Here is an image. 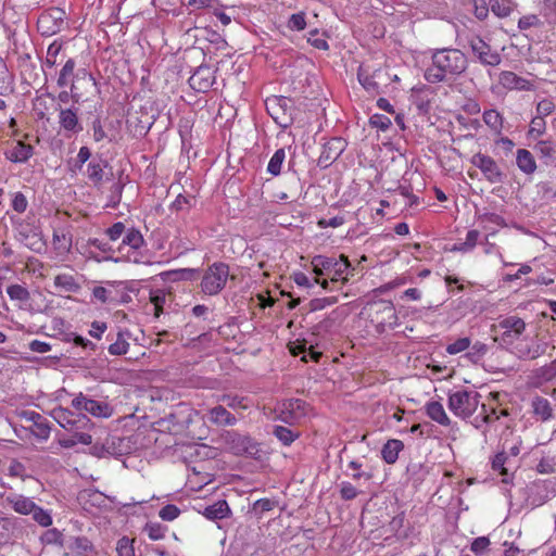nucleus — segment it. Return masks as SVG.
<instances>
[{"label": "nucleus", "mask_w": 556, "mask_h": 556, "mask_svg": "<svg viewBox=\"0 0 556 556\" xmlns=\"http://www.w3.org/2000/svg\"><path fill=\"white\" fill-rule=\"evenodd\" d=\"M508 460V456L505 452L497 453L492 459V469L502 477L503 483L511 482V475L505 466Z\"/></svg>", "instance_id": "f704fd0d"}, {"label": "nucleus", "mask_w": 556, "mask_h": 556, "mask_svg": "<svg viewBox=\"0 0 556 556\" xmlns=\"http://www.w3.org/2000/svg\"><path fill=\"white\" fill-rule=\"evenodd\" d=\"M33 515V519L41 527H50L52 525V516L51 514L43 509L42 507L35 504L34 510L30 513Z\"/></svg>", "instance_id": "09e8293b"}, {"label": "nucleus", "mask_w": 556, "mask_h": 556, "mask_svg": "<svg viewBox=\"0 0 556 556\" xmlns=\"http://www.w3.org/2000/svg\"><path fill=\"white\" fill-rule=\"evenodd\" d=\"M535 471L540 475H552L556 472V451L543 452L538 464Z\"/></svg>", "instance_id": "72a5a7b5"}, {"label": "nucleus", "mask_w": 556, "mask_h": 556, "mask_svg": "<svg viewBox=\"0 0 556 556\" xmlns=\"http://www.w3.org/2000/svg\"><path fill=\"white\" fill-rule=\"evenodd\" d=\"M202 514L208 520H220L228 518L231 514V509L227 501L219 500L205 507Z\"/></svg>", "instance_id": "7c9ffc66"}, {"label": "nucleus", "mask_w": 556, "mask_h": 556, "mask_svg": "<svg viewBox=\"0 0 556 556\" xmlns=\"http://www.w3.org/2000/svg\"><path fill=\"white\" fill-rule=\"evenodd\" d=\"M7 293L12 301L27 302L30 299L27 288L17 283L9 286Z\"/></svg>", "instance_id": "a18cd8bd"}, {"label": "nucleus", "mask_w": 556, "mask_h": 556, "mask_svg": "<svg viewBox=\"0 0 556 556\" xmlns=\"http://www.w3.org/2000/svg\"><path fill=\"white\" fill-rule=\"evenodd\" d=\"M12 85V79L9 75L8 67L2 58H0V94H5Z\"/></svg>", "instance_id": "4d7b16f0"}, {"label": "nucleus", "mask_w": 556, "mask_h": 556, "mask_svg": "<svg viewBox=\"0 0 556 556\" xmlns=\"http://www.w3.org/2000/svg\"><path fill=\"white\" fill-rule=\"evenodd\" d=\"M426 415L434 422L443 427H450L452 424L451 418L447 416L444 406L439 401H429L425 404Z\"/></svg>", "instance_id": "b1692460"}, {"label": "nucleus", "mask_w": 556, "mask_h": 556, "mask_svg": "<svg viewBox=\"0 0 556 556\" xmlns=\"http://www.w3.org/2000/svg\"><path fill=\"white\" fill-rule=\"evenodd\" d=\"M40 540L41 543L46 545L63 546L64 536L59 529L51 528L41 534Z\"/></svg>", "instance_id": "37998d69"}, {"label": "nucleus", "mask_w": 556, "mask_h": 556, "mask_svg": "<svg viewBox=\"0 0 556 556\" xmlns=\"http://www.w3.org/2000/svg\"><path fill=\"white\" fill-rule=\"evenodd\" d=\"M129 349V343L123 332H117L116 339L112 342L108 351L111 355H124Z\"/></svg>", "instance_id": "79ce46f5"}, {"label": "nucleus", "mask_w": 556, "mask_h": 556, "mask_svg": "<svg viewBox=\"0 0 556 556\" xmlns=\"http://www.w3.org/2000/svg\"><path fill=\"white\" fill-rule=\"evenodd\" d=\"M470 163L480 169L483 178L490 184L502 182L504 174L496 161L488 154L478 152L470 159Z\"/></svg>", "instance_id": "9d476101"}, {"label": "nucleus", "mask_w": 556, "mask_h": 556, "mask_svg": "<svg viewBox=\"0 0 556 556\" xmlns=\"http://www.w3.org/2000/svg\"><path fill=\"white\" fill-rule=\"evenodd\" d=\"M348 467L349 469L353 470L351 477L353 480L357 481L362 478H365L366 480H371L372 479V473L371 472H364L362 471V464L356 462V460H351L349 464H348Z\"/></svg>", "instance_id": "e2e57ef3"}, {"label": "nucleus", "mask_w": 556, "mask_h": 556, "mask_svg": "<svg viewBox=\"0 0 556 556\" xmlns=\"http://www.w3.org/2000/svg\"><path fill=\"white\" fill-rule=\"evenodd\" d=\"M72 406L77 410H85L94 417H109L111 415L110 406L106 403L88 399L81 393L73 399Z\"/></svg>", "instance_id": "2eb2a0df"}, {"label": "nucleus", "mask_w": 556, "mask_h": 556, "mask_svg": "<svg viewBox=\"0 0 556 556\" xmlns=\"http://www.w3.org/2000/svg\"><path fill=\"white\" fill-rule=\"evenodd\" d=\"M345 141L341 138H332L326 142L323 147V151L319 156V163L328 166L336 161L344 151Z\"/></svg>", "instance_id": "aec40b11"}, {"label": "nucleus", "mask_w": 556, "mask_h": 556, "mask_svg": "<svg viewBox=\"0 0 556 556\" xmlns=\"http://www.w3.org/2000/svg\"><path fill=\"white\" fill-rule=\"evenodd\" d=\"M180 515V509L174 504H167L161 508L159 516L162 520L173 521Z\"/></svg>", "instance_id": "052dcab7"}, {"label": "nucleus", "mask_w": 556, "mask_h": 556, "mask_svg": "<svg viewBox=\"0 0 556 556\" xmlns=\"http://www.w3.org/2000/svg\"><path fill=\"white\" fill-rule=\"evenodd\" d=\"M66 12L61 8H50L43 11L37 21L38 31L46 37H50L61 31L65 24Z\"/></svg>", "instance_id": "1a4fd4ad"}, {"label": "nucleus", "mask_w": 556, "mask_h": 556, "mask_svg": "<svg viewBox=\"0 0 556 556\" xmlns=\"http://www.w3.org/2000/svg\"><path fill=\"white\" fill-rule=\"evenodd\" d=\"M546 130L545 117L535 115L529 126L528 136L531 138H538L542 136Z\"/></svg>", "instance_id": "49530a36"}, {"label": "nucleus", "mask_w": 556, "mask_h": 556, "mask_svg": "<svg viewBox=\"0 0 556 556\" xmlns=\"http://www.w3.org/2000/svg\"><path fill=\"white\" fill-rule=\"evenodd\" d=\"M470 348V339L468 337L458 338L454 342L446 345L445 351L450 355H456L468 351Z\"/></svg>", "instance_id": "603ef678"}, {"label": "nucleus", "mask_w": 556, "mask_h": 556, "mask_svg": "<svg viewBox=\"0 0 556 556\" xmlns=\"http://www.w3.org/2000/svg\"><path fill=\"white\" fill-rule=\"evenodd\" d=\"M498 86L506 91H535L536 83L516 74L513 71H502L498 74Z\"/></svg>", "instance_id": "ddd939ff"}, {"label": "nucleus", "mask_w": 556, "mask_h": 556, "mask_svg": "<svg viewBox=\"0 0 556 556\" xmlns=\"http://www.w3.org/2000/svg\"><path fill=\"white\" fill-rule=\"evenodd\" d=\"M273 433L286 446L291 445L299 438V433L283 426H275Z\"/></svg>", "instance_id": "a19ab883"}, {"label": "nucleus", "mask_w": 556, "mask_h": 556, "mask_svg": "<svg viewBox=\"0 0 556 556\" xmlns=\"http://www.w3.org/2000/svg\"><path fill=\"white\" fill-rule=\"evenodd\" d=\"M67 549L72 556H91L97 554L93 543L84 535L70 538Z\"/></svg>", "instance_id": "4be33fe9"}, {"label": "nucleus", "mask_w": 556, "mask_h": 556, "mask_svg": "<svg viewBox=\"0 0 556 556\" xmlns=\"http://www.w3.org/2000/svg\"><path fill=\"white\" fill-rule=\"evenodd\" d=\"M491 542L488 536H479L476 538L470 545V551L476 555H479L486 551L490 546Z\"/></svg>", "instance_id": "774afa93"}, {"label": "nucleus", "mask_w": 556, "mask_h": 556, "mask_svg": "<svg viewBox=\"0 0 556 556\" xmlns=\"http://www.w3.org/2000/svg\"><path fill=\"white\" fill-rule=\"evenodd\" d=\"M480 406V415L477 416L472 422L477 429H482L484 425H491L500 420L502 417H507L509 415L507 408L494 406L491 403H482Z\"/></svg>", "instance_id": "dca6fc26"}, {"label": "nucleus", "mask_w": 556, "mask_h": 556, "mask_svg": "<svg viewBox=\"0 0 556 556\" xmlns=\"http://www.w3.org/2000/svg\"><path fill=\"white\" fill-rule=\"evenodd\" d=\"M306 403L300 399H291L283 403L280 419L286 424H294L306 415Z\"/></svg>", "instance_id": "a211bd4d"}, {"label": "nucleus", "mask_w": 556, "mask_h": 556, "mask_svg": "<svg viewBox=\"0 0 556 556\" xmlns=\"http://www.w3.org/2000/svg\"><path fill=\"white\" fill-rule=\"evenodd\" d=\"M286 160V151L283 148L276 150L274 155L270 157L267 172L273 176H278L281 173L282 164Z\"/></svg>", "instance_id": "ea45409f"}, {"label": "nucleus", "mask_w": 556, "mask_h": 556, "mask_svg": "<svg viewBox=\"0 0 556 556\" xmlns=\"http://www.w3.org/2000/svg\"><path fill=\"white\" fill-rule=\"evenodd\" d=\"M534 149L542 157H552L555 153L554 143L549 140L539 141Z\"/></svg>", "instance_id": "0e129e2a"}, {"label": "nucleus", "mask_w": 556, "mask_h": 556, "mask_svg": "<svg viewBox=\"0 0 556 556\" xmlns=\"http://www.w3.org/2000/svg\"><path fill=\"white\" fill-rule=\"evenodd\" d=\"M358 495L357 489L348 481H343L340 484V496L344 501L354 500Z\"/></svg>", "instance_id": "69168bd1"}, {"label": "nucleus", "mask_w": 556, "mask_h": 556, "mask_svg": "<svg viewBox=\"0 0 556 556\" xmlns=\"http://www.w3.org/2000/svg\"><path fill=\"white\" fill-rule=\"evenodd\" d=\"M404 450V443L399 439H389L381 448V458L388 465H393L399 459V454Z\"/></svg>", "instance_id": "cd10ccee"}, {"label": "nucleus", "mask_w": 556, "mask_h": 556, "mask_svg": "<svg viewBox=\"0 0 556 556\" xmlns=\"http://www.w3.org/2000/svg\"><path fill=\"white\" fill-rule=\"evenodd\" d=\"M480 232L476 229L469 230L466 235V239L463 243H459L454 248L455 251L467 252L472 250L478 242Z\"/></svg>", "instance_id": "864d4df0"}, {"label": "nucleus", "mask_w": 556, "mask_h": 556, "mask_svg": "<svg viewBox=\"0 0 556 556\" xmlns=\"http://www.w3.org/2000/svg\"><path fill=\"white\" fill-rule=\"evenodd\" d=\"M369 124L375 128L386 131L391 126V119L383 114L376 113L370 116Z\"/></svg>", "instance_id": "680f3d73"}, {"label": "nucleus", "mask_w": 556, "mask_h": 556, "mask_svg": "<svg viewBox=\"0 0 556 556\" xmlns=\"http://www.w3.org/2000/svg\"><path fill=\"white\" fill-rule=\"evenodd\" d=\"M93 91H97L94 77L86 68L79 70L71 85L72 98L78 102L79 100L87 99Z\"/></svg>", "instance_id": "9b49d317"}, {"label": "nucleus", "mask_w": 556, "mask_h": 556, "mask_svg": "<svg viewBox=\"0 0 556 556\" xmlns=\"http://www.w3.org/2000/svg\"><path fill=\"white\" fill-rule=\"evenodd\" d=\"M287 26L289 29L296 30V31H301V30L305 29V27H306L305 13L299 12V13L292 14L288 20Z\"/></svg>", "instance_id": "13d9d810"}, {"label": "nucleus", "mask_w": 556, "mask_h": 556, "mask_svg": "<svg viewBox=\"0 0 556 556\" xmlns=\"http://www.w3.org/2000/svg\"><path fill=\"white\" fill-rule=\"evenodd\" d=\"M555 110V103L551 99H543L536 104V115L546 117L551 115Z\"/></svg>", "instance_id": "338daca9"}, {"label": "nucleus", "mask_w": 556, "mask_h": 556, "mask_svg": "<svg viewBox=\"0 0 556 556\" xmlns=\"http://www.w3.org/2000/svg\"><path fill=\"white\" fill-rule=\"evenodd\" d=\"M52 243L59 254H66L72 248V236L68 232L54 230Z\"/></svg>", "instance_id": "4c0bfd02"}, {"label": "nucleus", "mask_w": 556, "mask_h": 556, "mask_svg": "<svg viewBox=\"0 0 556 556\" xmlns=\"http://www.w3.org/2000/svg\"><path fill=\"white\" fill-rule=\"evenodd\" d=\"M488 353V345L482 341L470 342L466 356L472 362H478Z\"/></svg>", "instance_id": "de8ad7c7"}, {"label": "nucleus", "mask_w": 556, "mask_h": 556, "mask_svg": "<svg viewBox=\"0 0 556 556\" xmlns=\"http://www.w3.org/2000/svg\"><path fill=\"white\" fill-rule=\"evenodd\" d=\"M52 416L55 419V421L63 428L73 426L76 422V420L74 419V414L66 408L60 407L53 409Z\"/></svg>", "instance_id": "c03bdc74"}, {"label": "nucleus", "mask_w": 556, "mask_h": 556, "mask_svg": "<svg viewBox=\"0 0 556 556\" xmlns=\"http://www.w3.org/2000/svg\"><path fill=\"white\" fill-rule=\"evenodd\" d=\"M490 10L501 18L509 16L516 4L511 0H490Z\"/></svg>", "instance_id": "58836bf2"}, {"label": "nucleus", "mask_w": 556, "mask_h": 556, "mask_svg": "<svg viewBox=\"0 0 556 556\" xmlns=\"http://www.w3.org/2000/svg\"><path fill=\"white\" fill-rule=\"evenodd\" d=\"M4 154L13 163H25L34 155V147L17 140Z\"/></svg>", "instance_id": "5701e85b"}, {"label": "nucleus", "mask_w": 556, "mask_h": 556, "mask_svg": "<svg viewBox=\"0 0 556 556\" xmlns=\"http://www.w3.org/2000/svg\"><path fill=\"white\" fill-rule=\"evenodd\" d=\"M531 414L541 422L549 421L554 417V408L549 400L535 395L530 402Z\"/></svg>", "instance_id": "6ab92c4d"}, {"label": "nucleus", "mask_w": 556, "mask_h": 556, "mask_svg": "<svg viewBox=\"0 0 556 556\" xmlns=\"http://www.w3.org/2000/svg\"><path fill=\"white\" fill-rule=\"evenodd\" d=\"M380 74V68H375L368 64H361L357 78L367 92L375 94L380 92V84L376 79Z\"/></svg>", "instance_id": "f3484780"}, {"label": "nucleus", "mask_w": 556, "mask_h": 556, "mask_svg": "<svg viewBox=\"0 0 556 556\" xmlns=\"http://www.w3.org/2000/svg\"><path fill=\"white\" fill-rule=\"evenodd\" d=\"M228 450L236 456H245L255 460H262L264 452L261 444L249 435L229 432L226 437Z\"/></svg>", "instance_id": "0eeeda50"}, {"label": "nucleus", "mask_w": 556, "mask_h": 556, "mask_svg": "<svg viewBox=\"0 0 556 556\" xmlns=\"http://www.w3.org/2000/svg\"><path fill=\"white\" fill-rule=\"evenodd\" d=\"M469 46L473 55L482 65L495 67L501 64V54L496 50H493L492 47L479 36L472 37L469 40Z\"/></svg>", "instance_id": "f8f14e48"}, {"label": "nucleus", "mask_w": 556, "mask_h": 556, "mask_svg": "<svg viewBox=\"0 0 556 556\" xmlns=\"http://www.w3.org/2000/svg\"><path fill=\"white\" fill-rule=\"evenodd\" d=\"M516 165L526 175L535 173L538 165L533 154L527 149H518L516 152Z\"/></svg>", "instance_id": "c85d7f7f"}, {"label": "nucleus", "mask_w": 556, "mask_h": 556, "mask_svg": "<svg viewBox=\"0 0 556 556\" xmlns=\"http://www.w3.org/2000/svg\"><path fill=\"white\" fill-rule=\"evenodd\" d=\"M194 202L195 200L192 195L178 194L173 201L170 208L176 212L189 211L194 205Z\"/></svg>", "instance_id": "3c124183"}, {"label": "nucleus", "mask_w": 556, "mask_h": 556, "mask_svg": "<svg viewBox=\"0 0 556 556\" xmlns=\"http://www.w3.org/2000/svg\"><path fill=\"white\" fill-rule=\"evenodd\" d=\"M123 244L128 245L132 250L134 257H131V255L128 254V258L131 260L134 263H149L147 260H143L142 255H140L139 257L137 253V251L144 244L143 236L138 229H128L126 231L125 237L123 238Z\"/></svg>", "instance_id": "412c9836"}, {"label": "nucleus", "mask_w": 556, "mask_h": 556, "mask_svg": "<svg viewBox=\"0 0 556 556\" xmlns=\"http://www.w3.org/2000/svg\"><path fill=\"white\" fill-rule=\"evenodd\" d=\"M54 288L60 292L77 293L81 289L78 279L66 273L58 274L53 279Z\"/></svg>", "instance_id": "a878e982"}, {"label": "nucleus", "mask_w": 556, "mask_h": 556, "mask_svg": "<svg viewBox=\"0 0 556 556\" xmlns=\"http://www.w3.org/2000/svg\"><path fill=\"white\" fill-rule=\"evenodd\" d=\"M87 177L96 185L103 179V167L100 162L92 161L87 166Z\"/></svg>", "instance_id": "6e6d98bb"}, {"label": "nucleus", "mask_w": 556, "mask_h": 556, "mask_svg": "<svg viewBox=\"0 0 556 556\" xmlns=\"http://www.w3.org/2000/svg\"><path fill=\"white\" fill-rule=\"evenodd\" d=\"M526 328L525 320L517 315L506 316L494 325L497 340L503 344H513L525 333Z\"/></svg>", "instance_id": "6e6552de"}, {"label": "nucleus", "mask_w": 556, "mask_h": 556, "mask_svg": "<svg viewBox=\"0 0 556 556\" xmlns=\"http://www.w3.org/2000/svg\"><path fill=\"white\" fill-rule=\"evenodd\" d=\"M468 66L466 54L456 48L435 49L431 53V64L424 77L430 84H439L463 74Z\"/></svg>", "instance_id": "f03ea898"}, {"label": "nucleus", "mask_w": 556, "mask_h": 556, "mask_svg": "<svg viewBox=\"0 0 556 556\" xmlns=\"http://www.w3.org/2000/svg\"><path fill=\"white\" fill-rule=\"evenodd\" d=\"M481 395L471 389H458L450 392L447 399L448 409L458 418L469 419L480 406Z\"/></svg>", "instance_id": "20e7f679"}, {"label": "nucleus", "mask_w": 556, "mask_h": 556, "mask_svg": "<svg viewBox=\"0 0 556 556\" xmlns=\"http://www.w3.org/2000/svg\"><path fill=\"white\" fill-rule=\"evenodd\" d=\"M144 532L150 540L159 541L165 538L166 528L159 522H149L144 527Z\"/></svg>", "instance_id": "5fc2aeb1"}, {"label": "nucleus", "mask_w": 556, "mask_h": 556, "mask_svg": "<svg viewBox=\"0 0 556 556\" xmlns=\"http://www.w3.org/2000/svg\"><path fill=\"white\" fill-rule=\"evenodd\" d=\"M484 124L497 136H500L504 128L503 115L494 109L485 110L482 115Z\"/></svg>", "instance_id": "473e14b6"}, {"label": "nucleus", "mask_w": 556, "mask_h": 556, "mask_svg": "<svg viewBox=\"0 0 556 556\" xmlns=\"http://www.w3.org/2000/svg\"><path fill=\"white\" fill-rule=\"evenodd\" d=\"M337 302H338V296H336V295L313 299L309 302V309L313 312L321 311V309L326 308L327 306H331V305L336 304Z\"/></svg>", "instance_id": "bf43d9fd"}, {"label": "nucleus", "mask_w": 556, "mask_h": 556, "mask_svg": "<svg viewBox=\"0 0 556 556\" xmlns=\"http://www.w3.org/2000/svg\"><path fill=\"white\" fill-rule=\"evenodd\" d=\"M364 313L378 333H382L397 324L396 309L393 303L388 300L368 303L364 308Z\"/></svg>", "instance_id": "7ed1b4c3"}, {"label": "nucleus", "mask_w": 556, "mask_h": 556, "mask_svg": "<svg viewBox=\"0 0 556 556\" xmlns=\"http://www.w3.org/2000/svg\"><path fill=\"white\" fill-rule=\"evenodd\" d=\"M215 79V71L207 65H201L190 76L189 85L197 92H206L212 88Z\"/></svg>", "instance_id": "4468645a"}, {"label": "nucleus", "mask_w": 556, "mask_h": 556, "mask_svg": "<svg viewBox=\"0 0 556 556\" xmlns=\"http://www.w3.org/2000/svg\"><path fill=\"white\" fill-rule=\"evenodd\" d=\"M7 504L20 515H30L35 508V502L22 494H10L5 497Z\"/></svg>", "instance_id": "393cba45"}, {"label": "nucleus", "mask_w": 556, "mask_h": 556, "mask_svg": "<svg viewBox=\"0 0 556 556\" xmlns=\"http://www.w3.org/2000/svg\"><path fill=\"white\" fill-rule=\"evenodd\" d=\"M16 518L0 517V545L13 541L16 536Z\"/></svg>", "instance_id": "2f4dec72"}, {"label": "nucleus", "mask_w": 556, "mask_h": 556, "mask_svg": "<svg viewBox=\"0 0 556 556\" xmlns=\"http://www.w3.org/2000/svg\"><path fill=\"white\" fill-rule=\"evenodd\" d=\"M135 540H130L127 536L121 538L116 543V553L117 556H136Z\"/></svg>", "instance_id": "8fccbe9b"}, {"label": "nucleus", "mask_w": 556, "mask_h": 556, "mask_svg": "<svg viewBox=\"0 0 556 556\" xmlns=\"http://www.w3.org/2000/svg\"><path fill=\"white\" fill-rule=\"evenodd\" d=\"M208 420L216 426H233L237 422L235 415L223 405H217L208 410Z\"/></svg>", "instance_id": "c756f323"}, {"label": "nucleus", "mask_w": 556, "mask_h": 556, "mask_svg": "<svg viewBox=\"0 0 556 556\" xmlns=\"http://www.w3.org/2000/svg\"><path fill=\"white\" fill-rule=\"evenodd\" d=\"M75 67V60L72 58L67 59L59 73L56 80L59 87L64 88L72 85V81L75 79L76 75L74 74Z\"/></svg>", "instance_id": "c9c22d12"}, {"label": "nucleus", "mask_w": 556, "mask_h": 556, "mask_svg": "<svg viewBox=\"0 0 556 556\" xmlns=\"http://www.w3.org/2000/svg\"><path fill=\"white\" fill-rule=\"evenodd\" d=\"M267 113L281 128H288L293 123V101L283 96H271L265 100Z\"/></svg>", "instance_id": "423d86ee"}, {"label": "nucleus", "mask_w": 556, "mask_h": 556, "mask_svg": "<svg viewBox=\"0 0 556 556\" xmlns=\"http://www.w3.org/2000/svg\"><path fill=\"white\" fill-rule=\"evenodd\" d=\"M63 41L60 39L53 40L48 47L47 55L43 65L48 68H54L59 63V58L63 51Z\"/></svg>", "instance_id": "e433bc0d"}, {"label": "nucleus", "mask_w": 556, "mask_h": 556, "mask_svg": "<svg viewBox=\"0 0 556 556\" xmlns=\"http://www.w3.org/2000/svg\"><path fill=\"white\" fill-rule=\"evenodd\" d=\"M311 265L315 274V283L319 285L324 290L339 291L349 282L350 276H353L349 257L340 254L338 258L326 255H315Z\"/></svg>", "instance_id": "f257e3e1"}, {"label": "nucleus", "mask_w": 556, "mask_h": 556, "mask_svg": "<svg viewBox=\"0 0 556 556\" xmlns=\"http://www.w3.org/2000/svg\"><path fill=\"white\" fill-rule=\"evenodd\" d=\"M59 124L62 129L77 134L83 127L79 123L77 110L73 109H61L59 113Z\"/></svg>", "instance_id": "bb28decb"}, {"label": "nucleus", "mask_w": 556, "mask_h": 556, "mask_svg": "<svg viewBox=\"0 0 556 556\" xmlns=\"http://www.w3.org/2000/svg\"><path fill=\"white\" fill-rule=\"evenodd\" d=\"M229 266L224 262H215L210 265L201 279V291L206 295L218 294L226 286L229 278Z\"/></svg>", "instance_id": "39448f33"}]
</instances>
